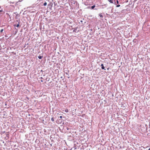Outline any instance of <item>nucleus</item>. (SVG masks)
Returning a JSON list of instances; mask_svg holds the SVG:
<instances>
[{
    "label": "nucleus",
    "mask_w": 150,
    "mask_h": 150,
    "mask_svg": "<svg viewBox=\"0 0 150 150\" xmlns=\"http://www.w3.org/2000/svg\"><path fill=\"white\" fill-rule=\"evenodd\" d=\"M42 57H43V56H39L38 57V58L40 59H42Z\"/></svg>",
    "instance_id": "nucleus-3"
},
{
    "label": "nucleus",
    "mask_w": 150,
    "mask_h": 150,
    "mask_svg": "<svg viewBox=\"0 0 150 150\" xmlns=\"http://www.w3.org/2000/svg\"><path fill=\"white\" fill-rule=\"evenodd\" d=\"M116 2H117V4H119V1L118 0H117Z\"/></svg>",
    "instance_id": "nucleus-10"
},
{
    "label": "nucleus",
    "mask_w": 150,
    "mask_h": 150,
    "mask_svg": "<svg viewBox=\"0 0 150 150\" xmlns=\"http://www.w3.org/2000/svg\"><path fill=\"white\" fill-rule=\"evenodd\" d=\"M2 10H0V12H2Z\"/></svg>",
    "instance_id": "nucleus-14"
},
{
    "label": "nucleus",
    "mask_w": 150,
    "mask_h": 150,
    "mask_svg": "<svg viewBox=\"0 0 150 150\" xmlns=\"http://www.w3.org/2000/svg\"><path fill=\"white\" fill-rule=\"evenodd\" d=\"M51 120H52V121H54V119L53 117L51 118Z\"/></svg>",
    "instance_id": "nucleus-9"
},
{
    "label": "nucleus",
    "mask_w": 150,
    "mask_h": 150,
    "mask_svg": "<svg viewBox=\"0 0 150 150\" xmlns=\"http://www.w3.org/2000/svg\"><path fill=\"white\" fill-rule=\"evenodd\" d=\"M99 16H100V17H101V18H103V15H102V14H99Z\"/></svg>",
    "instance_id": "nucleus-5"
},
{
    "label": "nucleus",
    "mask_w": 150,
    "mask_h": 150,
    "mask_svg": "<svg viewBox=\"0 0 150 150\" xmlns=\"http://www.w3.org/2000/svg\"><path fill=\"white\" fill-rule=\"evenodd\" d=\"M115 1V0H114V1Z\"/></svg>",
    "instance_id": "nucleus-17"
},
{
    "label": "nucleus",
    "mask_w": 150,
    "mask_h": 150,
    "mask_svg": "<svg viewBox=\"0 0 150 150\" xmlns=\"http://www.w3.org/2000/svg\"><path fill=\"white\" fill-rule=\"evenodd\" d=\"M114 4H115V2H114Z\"/></svg>",
    "instance_id": "nucleus-15"
},
{
    "label": "nucleus",
    "mask_w": 150,
    "mask_h": 150,
    "mask_svg": "<svg viewBox=\"0 0 150 150\" xmlns=\"http://www.w3.org/2000/svg\"><path fill=\"white\" fill-rule=\"evenodd\" d=\"M120 6V5L118 4V5H117L116 7H119Z\"/></svg>",
    "instance_id": "nucleus-8"
},
{
    "label": "nucleus",
    "mask_w": 150,
    "mask_h": 150,
    "mask_svg": "<svg viewBox=\"0 0 150 150\" xmlns=\"http://www.w3.org/2000/svg\"><path fill=\"white\" fill-rule=\"evenodd\" d=\"M101 66L102 67H101V68L103 69H105V67L103 66V64H101Z\"/></svg>",
    "instance_id": "nucleus-2"
},
{
    "label": "nucleus",
    "mask_w": 150,
    "mask_h": 150,
    "mask_svg": "<svg viewBox=\"0 0 150 150\" xmlns=\"http://www.w3.org/2000/svg\"><path fill=\"white\" fill-rule=\"evenodd\" d=\"M95 5H93V6H92L91 7V9H93L95 8Z\"/></svg>",
    "instance_id": "nucleus-4"
},
{
    "label": "nucleus",
    "mask_w": 150,
    "mask_h": 150,
    "mask_svg": "<svg viewBox=\"0 0 150 150\" xmlns=\"http://www.w3.org/2000/svg\"><path fill=\"white\" fill-rule=\"evenodd\" d=\"M47 3H46V2H45V3H44V6H46V5H47Z\"/></svg>",
    "instance_id": "nucleus-7"
},
{
    "label": "nucleus",
    "mask_w": 150,
    "mask_h": 150,
    "mask_svg": "<svg viewBox=\"0 0 150 150\" xmlns=\"http://www.w3.org/2000/svg\"><path fill=\"white\" fill-rule=\"evenodd\" d=\"M68 109H66L65 110V111L66 112H68Z\"/></svg>",
    "instance_id": "nucleus-6"
},
{
    "label": "nucleus",
    "mask_w": 150,
    "mask_h": 150,
    "mask_svg": "<svg viewBox=\"0 0 150 150\" xmlns=\"http://www.w3.org/2000/svg\"><path fill=\"white\" fill-rule=\"evenodd\" d=\"M60 118L62 119V116H60L59 117Z\"/></svg>",
    "instance_id": "nucleus-13"
},
{
    "label": "nucleus",
    "mask_w": 150,
    "mask_h": 150,
    "mask_svg": "<svg viewBox=\"0 0 150 150\" xmlns=\"http://www.w3.org/2000/svg\"><path fill=\"white\" fill-rule=\"evenodd\" d=\"M19 24H18L16 25V26L17 27H19Z\"/></svg>",
    "instance_id": "nucleus-11"
},
{
    "label": "nucleus",
    "mask_w": 150,
    "mask_h": 150,
    "mask_svg": "<svg viewBox=\"0 0 150 150\" xmlns=\"http://www.w3.org/2000/svg\"><path fill=\"white\" fill-rule=\"evenodd\" d=\"M108 1L110 3L113 4L114 3L113 0H108Z\"/></svg>",
    "instance_id": "nucleus-1"
},
{
    "label": "nucleus",
    "mask_w": 150,
    "mask_h": 150,
    "mask_svg": "<svg viewBox=\"0 0 150 150\" xmlns=\"http://www.w3.org/2000/svg\"><path fill=\"white\" fill-rule=\"evenodd\" d=\"M3 31V29H2L1 30L0 32H2Z\"/></svg>",
    "instance_id": "nucleus-12"
},
{
    "label": "nucleus",
    "mask_w": 150,
    "mask_h": 150,
    "mask_svg": "<svg viewBox=\"0 0 150 150\" xmlns=\"http://www.w3.org/2000/svg\"><path fill=\"white\" fill-rule=\"evenodd\" d=\"M149 150H150V148L149 149Z\"/></svg>",
    "instance_id": "nucleus-16"
}]
</instances>
